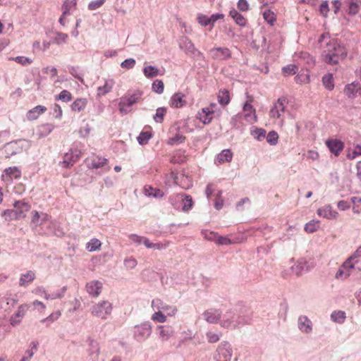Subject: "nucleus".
Listing matches in <instances>:
<instances>
[{
    "label": "nucleus",
    "mask_w": 361,
    "mask_h": 361,
    "mask_svg": "<svg viewBox=\"0 0 361 361\" xmlns=\"http://www.w3.org/2000/svg\"><path fill=\"white\" fill-rule=\"evenodd\" d=\"M323 61L330 65H336L347 56V49L339 44L329 33L322 34L318 39Z\"/></svg>",
    "instance_id": "nucleus-1"
},
{
    "label": "nucleus",
    "mask_w": 361,
    "mask_h": 361,
    "mask_svg": "<svg viewBox=\"0 0 361 361\" xmlns=\"http://www.w3.org/2000/svg\"><path fill=\"white\" fill-rule=\"evenodd\" d=\"M252 319L251 313L247 307L241 308L238 311V316H235L231 311L227 312L224 318L221 321L220 325L224 328H238L250 322Z\"/></svg>",
    "instance_id": "nucleus-2"
},
{
    "label": "nucleus",
    "mask_w": 361,
    "mask_h": 361,
    "mask_svg": "<svg viewBox=\"0 0 361 361\" xmlns=\"http://www.w3.org/2000/svg\"><path fill=\"white\" fill-rule=\"evenodd\" d=\"M254 102V97L247 94V101L243 105V111L240 114L236 115L232 118L234 126H237L235 122L238 120L243 119L247 123H254L257 121L256 111L252 103Z\"/></svg>",
    "instance_id": "nucleus-3"
},
{
    "label": "nucleus",
    "mask_w": 361,
    "mask_h": 361,
    "mask_svg": "<svg viewBox=\"0 0 361 361\" xmlns=\"http://www.w3.org/2000/svg\"><path fill=\"white\" fill-rule=\"evenodd\" d=\"M142 92L135 91L131 94H128L122 97L118 104L119 111L121 113H127L128 107H130L133 104L140 102L142 100Z\"/></svg>",
    "instance_id": "nucleus-4"
},
{
    "label": "nucleus",
    "mask_w": 361,
    "mask_h": 361,
    "mask_svg": "<svg viewBox=\"0 0 361 361\" xmlns=\"http://www.w3.org/2000/svg\"><path fill=\"white\" fill-rule=\"evenodd\" d=\"M288 101L285 97H280L269 111V116L274 119H279L280 125L283 123V114L286 109Z\"/></svg>",
    "instance_id": "nucleus-5"
},
{
    "label": "nucleus",
    "mask_w": 361,
    "mask_h": 361,
    "mask_svg": "<svg viewBox=\"0 0 361 361\" xmlns=\"http://www.w3.org/2000/svg\"><path fill=\"white\" fill-rule=\"evenodd\" d=\"M233 355V349L228 341H223L218 346L216 353L214 355L216 361H231Z\"/></svg>",
    "instance_id": "nucleus-6"
},
{
    "label": "nucleus",
    "mask_w": 361,
    "mask_h": 361,
    "mask_svg": "<svg viewBox=\"0 0 361 361\" xmlns=\"http://www.w3.org/2000/svg\"><path fill=\"white\" fill-rule=\"evenodd\" d=\"M152 334L150 322H147L134 327V338L139 342L145 341Z\"/></svg>",
    "instance_id": "nucleus-7"
},
{
    "label": "nucleus",
    "mask_w": 361,
    "mask_h": 361,
    "mask_svg": "<svg viewBox=\"0 0 361 361\" xmlns=\"http://www.w3.org/2000/svg\"><path fill=\"white\" fill-rule=\"evenodd\" d=\"M111 304L108 301H102L94 305L92 308V313L93 315L106 319V315L109 314L111 312Z\"/></svg>",
    "instance_id": "nucleus-8"
},
{
    "label": "nucleus",
    "mask_w": 361,
    "mask_h": 361,
    "mask_svg": "<svg viewBox=\"0 0 361 361\" xmlns=\"http://www.w3.org/2000/svg\"><path fill=\"white\" fill-rule=\"evenodd\" d=\"M81 152L78 149H71L63 156V161L61 162L62 167L70 168L73 166L81 157Z\"/></svg>",
    "instance_id": "nucleus-9"
},
{
    "label": "nucleus",
    "mask_w": 361,
    "mask_h": 361,
    "mask_svg": "<svg viewBox=\"0 0 361 361\" xmlns=\"http://www.w3.org/2000/svg\"><path fill=\"white\" fill-rule=\"evenodd\" d=\"M222 311L221 310L210 308L205 310L203 314V318L209 324H216L221 318Z\"/></svg>",
    "instance_id": "nucleus-10"
},
{
    "label": "nucleus",
    "mask_w": 361,
    "mask_h": 361,
    "mask_svg": "<svg viewBox=\"0 0 361 361\" xmlns=\"http://www.w3.org/2000/svg\"><path fill=\"white\" fill-rule=\"evenodd\" d=\"M17 300L9 297H4L0 300V314L6 317V314L11 312L12 309L16 306Z\"/></svg>",
    "instance_id": "nucleus-11"
},
{
    "label": "nucleus",
    "mask_w": 361,
    "mask_h": 361,
    "mask_svg": "<svg viewBox=\"0 0 361 361\" xmlns=\"http://www.w3.org/2000/svg\"><path fill=\"white\" fill-rule=\"evenodd\" d=\"M355 267V263H350V260H345L336 274L337 279L343 280L347 279Z\"/></svg>",
    "instance_id": "nucleus-12"
},
{
    "label": "nucleus",
    "mask_w": 361,
    "mask_h": 361,
    "mask_svg": "<svg viewBox=\"0 0 361 361\" xmlns=\"http://www.w3.org/2000/svg\"><path fill=\"white\" fill-rule=\"evenodd\" d=\"M325 144L329 151L336 157H338L344 148V143L338 139H328Z\"/></svg>",
    "instance_id": "nucleus-13"
},
{
    "label": "nucleus",
    "mask_w": 361,
    "mask_h": 361,
    "mask_svg": "<svg viewBox=\"0 0 361 361\" xmlns=\"http://www.w3.org/2000/svg\"><path fill=\"white\" fill-rule=\"evenodd\" d=\"M212 57L216 60H226L231 57V52L226 47L213 48L209 51Z\"/></svg>",
    "instance_id": "nucleus-14"
},
{
    "label": "nucleus",
    "mask_w": 361,
    "mask_h": 361,
    "mask_svg": "<svg viewBox=\"0 0 361 361\" xmlns=\"http://www.w3.org/2000/svg\"><path fill=\"white\" fill-rule=\"evenodd\" d=\"M87 165L90 169H99L107 164L108 160L102 157L93 155L85 160Z\"/></svg>",
    "instance_id": "nucleus-15"
},
{
    "label": "nucleus",
    "mask_w": 361,
    "mask_h": 361,
    "mask_svg": "<svg viewBox=\"0 0 361 361\" xmlns=\"http://www.w3.org/2000/svg\"><path fill=\"white\" fill-rule=\"evenodd\" d=\"M317 213L319 216L327 219H336L338 216V213L329 204L319 208Z\"/></svg>",
    "instance_id": "nucleus-16"
},
{
    "label": "nucleus",
    "mask_w": 361,
    "mask_h": 361,
    "mask_svg": "<svg viewBox=\"0 0 361 361\" xmlns=\"http://www.w3.org/2000/svg\"><path fill=\"white\" fill-rule=\"evenodd\" d=\"M152 305L154 308H157L166 312L169 316L174 315L177 312L176 307L166 305L159 299L153 300Z\"/></svg>",
    "instance_id": "nucleus-17"
},
{
    "label": "nucleus",
    "mask_w": 361,
    "mask_h": 361,
    "mask_svg": "<svg viewBox=\"0 0 361 361\" xmlns=\"http://www.w3.org/2000/svg\"><path fill=\"white\" fill-rule=\"evenodd\" d=\"M22 175L21 170L17 166H11L4 171L3 178L7 181H11L13 179L20 178Z\"/></svg>",
    "instance_id": "nucleus-18"
},
{
    "label": "nucleus",
    "mask_w": 361,
    "mask_h": 361,
    "mask_svg": "<svg viewBox=\"0 0 361 361\" xmlns=\"http://www.w3.org/2000/svg\"><path fill=\"white\" fill-rule=\"evenodd\" d=\"M298 327L302 333L310 334L312 331V323L305 315H301L298 320Z\"/></svg>",
    "instance_id": "nucleus-19"
},
{
    "label": "nucleus",
    "mask_w": 361,
    "mask_h": 361,
    "mask_svg": "<svg viewBox=\"0 0 361 361\" xmlns=\"http://www.w3.org/2000/svg\"><path fill=\"white\" fill-rule=\"evenodd\" d=\"M46 111L47 107L42 105H37L27 112L26 118L28 121H35Z\"/></svg>",
    "instance_id": "nucleus-20"
},
{
    "label": "nucleus",
    "mask_w": 361,
    "mask_h": 361,
    "mask_svg": "<svg viewBox=\"0 0 361 361\" xmlns=\"http://www.w3.org/2000/svg\"><path fill=\"white\" fill-rule=\"evenodd\" d=\"M212 111H210L208 109L205 107L201 109L198 111L196 118L202 122L204 125L209 124L212 122L213 119Z\"/></svg>",
    "instance_id": "nucleus-21"
},
{
    "label": "nucleus",
    "mask_w": 361,
    "mask_h": 361,
    "mask_svg": "<svg viewBox=\"0 0 361 361\" xmlns=\"http://www.w3.org/2000/svg\"><path fill=\"white\" fill-rule=\"evenodd\" d=\"M185 94L181 92L175 93L170 99L169 104L171 107L181 108L186 105V100L184 99Z\"/></svg>",
    "instance_id": "nucleus-22"
},
{
    "label": "nucleus",
    "mask_w": 361,
    "mask_h": 361,
    "mask_svg": "<svg viewBox=\"0 0 361 361\" xmlns=\"http://www.w3.org/2000/svg\"><path fill=\"white\" fill-rule=\"evenodd\" d=\"M89 341V355L91 357L92 360H97L100 353V348L98 342L90 338H88Z\"/></svg>",
    "instance_id": "nucleus-23"
},
{
    "label": "nucleus",
    "mask_w": 361,
    "mask_h": 361,
    "mask_svg": "<svg viewBox=\"0 0 361 361\" xmlns=\"http://www.w3.org/2000/svg\"><path fill=\"white\" fill-rule=\"evenodd\" d=\"M233 158V153L230 149H224L219 153L216 158V162L221 164L226 162H230Z\"/></svg>",
    "instance_id": "nucleus-24"
},
{
    "label": "nucleus",
    "mask_w": 361,
    "mask_h": 361,
    "mask_svg": "<svg viewBox=\"0 0 361 361\" xmlns=\"http://www.w3.org/2000/svg\"><path fill=\"white\" fill-rule=\"evenodd\" d=\"M87 104V100L85 98H77L71 105V109L74 112H80L83 111Z\"/></svg>",
    "instance_id": "nucleus-25"
},
{
    "label": "nucleus",
    "mask_w": 361,
    "mask_h": 361,
    "mask_svg": "<svg viewBox=\"0 0 361 361\" xmlns=\"http://www.w3.org/2000/svg\"><path fill=\"white\" fill-rule=\"evenodd\" d=\"M102 283L99 281H92L87 283L88 293H100L102 291Z\"/></svg>",
    "instance_id": "nucleus-26"
},
{
    "label": "nucleus",
    "mask_w": 361,
    "mask_h": 361,
    "mask_svg": "<svg viewBox=\"0 0 361 361\" xmlns=\"http://www.w3.org/2000/svg\"><path fill=\"white\" fill-rule=\"evenodd\" d=\"M115 81L113 79H108L105 80L104 85L99 86L97 88L98 95H105L110 92L114 86Z\"/></svg>",
    "instance_id": "nucleus-27"
},
{
    "label": "nucleus",
    "mask_w": 361,
    "mask_h": 361,
    "mask_svg": "<svg viewBox=\"0 0 361 361\" xmlns=\"http://www.w3.org/2000/svg\"><path fill=\"white\" fill-rule=\"evenodd\" d=\"M35 279V274L32 271H27L25 274H22L19 281L20 286H27Z\"/></svg>",
    "instance_id": "nucleus-28"
},
{
    "label": "nucleus",
    "mask_w": 361,
    "mask_h": 361,
    "mask_svg": "<svg viewBox=\"0 0 361 361\" xmlns=\"http://www.w3.org/2000/svg\"><path fill=\"white\" fill-rule=\"evenodd\" d=\"M257 231L266 239H270L273 236L274 229L273 226L263 225L257 229Z\"/></svg>",
    "instance_id": "nucleus-29"
},
{
    "label": "nucleus",
    "mask_w": 361,
    "mask_h": 361,
    "mask_svg": "<svg viewBox=\"0 0 361 361\" xmlns=\"http://www.w3.org/2000/svg\"><path fill=\"white\" fill-rule=\"evenodd\" d=\"M229 16L235 21L240 26H245L247 23L246 18L240 14L236 10L233 9L230 11Z\"/></svg>",
    "instance_id": "nucleus-30"
},
{
    "label": "nucleus",
    "mask_w": 361,
    "mask_h": 361,
    "mask_svg": "<svg viewBox=\"0 0 361 361\" xmlns=\"http://www.w3.org/2000/svg\"><path fill=\"white\" fill-rule=\"evenodd\" d=\"M160 332L159 335L164 340H168L171 336H172L174 334V330L172 326L166 325V326H160Z\"/></svg>",
    "instance_id": "nucleus-31"
},
{
    "label": "nucleus",
    "mask_w": 361,
    "mask_h": 361,
    "mask_svg": "<svg viewBox=\"0 0 361 361\" xmlns=\"http://www.w3.org/2000/svg\"><path fill=\"white\" fill-rule=\"evenodd\" d=\"M217 98L219 103L224 106L228 104L231 100L229 92L226 89L219 90Z\"/></svg>",
    "instance_id": "nucleus-32"
},
{
    "label": "nucleus",
    "mask_w": 361,
    "mask_h": 361,
    "mask_svg": "<svg viewBox=\"0 0 361 361\" xmlns=\"http://www.w3.org/2000/svg\"><path fill=\"white\" fill-rule=\"evenodd\" d=\"M262 16L264 20L271 25H274L276 21V15L270 9H266Z\"/></svg>",
    "instance_id": "nucleus-33"
},
{
    "label": "nucleus",
    "mask_w": 361,
    "mask_h": 361,
    "mask_svg": "<svg viewBox=\"0 0 361 361\" xmlns=\"http://www.w3.org/2000/svg\"><path fill=\"white\" fill-rule=\"evenodd\" d=\"M324 86L328 90H332L334 88V77L332 73H327L322 78Z\"/></svg>",
    "instance_id": "nucleus-34"
},
{
    "label": "nucleus",
    "mask_w": 361,
    "mask_h": 361,
    "mask_svg": "<svg viewBox=\"0 0 361 361\" xmlns=\"http://www.w3.org/2000/svg\"><path fill=\"white\" fill-rule=\"evenodd\" d=\"M13 206L16 209V211L18 212V215H20L24 212H27L30 208V204L24 201L15 202Z\"/></svg>",
    "instance_id": "nucleus-35"
},
{
    "label": "nucleus",
    "mask_w": 361,
    "mask_h": 361,
    "mask_svg": "<svg viewBox=\"0 0 361 361\" xmlns=\"http://www.w3.org/2000/svg\"><path fill=\"white\" fill-rule=\"evenodd\" d=\"M145 193L147 196H152L154 197H161L164 195V192L158 188H154L151 186L145 187Z\"/></svg>",
    "instance_id": "nucleus-36"
},
{
    "label": "nucleus",
    "mask_w": 361,
    "mask_h": 361,
    "mask_svg": "<svg viewBox=\"0 0 361 361\" xmlns=\"http://www.w3.org/2000/svg\"><path fill=\"white\" fill-rule=\"evenodd\" d=\"M102 246V243L97 238H92L91 239L87 244H86V249L89 252H94L97 250H99Z\"/></svg>",
    "instance_id": "nucleus-37"
},
{
    "label": "nucleus",
    "mask_w": 361,
    "mask_h": 361,
    "mask_svg": "<svg viewBox=\"0 0 361 361\" xmlns=\"http://www.w3.org/2000/svg\"><path fill=\"white\" fill-rule=\"evenodd\" d=\"M345 317V312L341 310L334 311L331 314V320L338 324H343Z\"/></svg>",
    "instance_id": "nucleus-38"
},
{
    "label": "nucleus",
    "mask_w": 361,
    "mask_h": 361,
    "mask_svg": "<svg viewBox=\"0 0 361 361\" xmlns=\"http://www.w3.org/2000/svg\"><path fill=\"white\" fill-rule=\"evenodd\" d=\"M147 248H154L157 250H161L166 247L169 245V243L163 244V243H151L147 238L144 237L142 241Z\"/></svg>",
    "instance_id": "nucleus-39"
},
{
    "label": "nucleus",
    "mask_w": 361,
    "mask_h": 361,
    "mask_svg": "<svg viewBox=\"0 0 361 361\" xmlns=\"http://www.w3.org/2000/svg\"><path fill=\"white\" fill-rule=\"evenodd\" d=\"M358 90V84L352 82L350 84H348L344 88V93L348 97H353L357 92Z\"/></svg>",
    "instance_id": "nucleus-40"
},
{
    "label": "nucleus",
    "mask_w": 361,
    "mask_h": 361,
    "mask_svg": "<svg viewBox=\"0 0 361 361\" xmlns=\"http://www.w3.org/2000/svg\"><path fill=\"white\" fill-rule=\"evenodd\" d=\"M319 226V221L312 220L305 224L304 229L307 233H312L317 231Z\"/></svg>",
    "instance_id": "nucleus-41"
},
{
    "label": "nucleus",
    "mask_w": 361,
    "mask_h": 361,
    "mask_svg": "<svg viewBox=\"0 0 361 361\" xmlns=\"http://www.w3.org/2000/svg\"><path fill=\"white\" fill-rule=\"evenodd\" d=\"M143 73L148 78H152L159 74L158 68L152 66H145L143 68Z\"/></svg>",
    "instance_id": "nucleus-42"
},
{
    "label": "nucleus",
    "mask_w": 361,
    "mask_h": 361,
    "mask_svg": "<svg viewBox=\"0 0 361 361\" xmlns=\"http://www.w3.org/2000/svg\"><path fill=\"white\" fill-rule=\"evenodd\" d=\"M295 82L300 85L308 84L310 82V75L307 73H298L295 77Z\"/></svg>",
    "instance_id": "nucleus-43"
},
{
    "label": "nucleus",
    "mask_w": 361,
    "mask_h": 361,
    "mask_svg": "<svg viewBox=\"0 0 361 361\" xmlns=\"http://www.w3.org/2000/svg\"><path fill=\"white\" fill-rule=\"evenodd\" d=\"M185 137L180 133H176L174 136L168 140V144L171 145H178L185 141Z\"/></svg>",
    "instance_id": "nucleus-44"
},
{
    "label": "nucleus",
    "mask_w": 361,
    "mask_h": 361,
    "mask_svg": "<svg viewBox=\"0 0 361 361\" xmlns=\"http://www.w3.org/2000/svg\"><path fill=\"white\" fill-rule=\"evenodd\" d=\"M166 114V109L164 107H159L157 109L156 114L154 116V120L157 123H162L164 116Z\"/></svg>",
    "instance_id": "nucleus-45"
},
{
    "label": "nucleus",
    "mask_w": 361,
    "mask_h": 361,
    "mask_svg": "<svg viewBox=\"0 0 361 361\" xmlns=\"http://www.w3.org/2000/svg\"><path fill=\"white\" fill-rule=\"evenodd\" d=\"M351 202L353 204V211L355 214L361 212V197H353L351 198Z\"/></svg>",
    "instance_id": "nucleus-46"
},
{
    "label": "nucleus",
    "mask_w": 361,
    "mask_h": 361,
    "mask_svg": "<svg viewBox=\"0 0 361 361\" xmlns=\"http://www.w3.org/2000/svg\"><path fill=\"white\" fill-rule=\"evenodd\" d=\"M152 137V133L150 131H143L141 132L139 136L137 137V140L140 144L145 145L148 142L149 140Z\"/></svg>",
    "instance_id": "nucleus-47"
},
{
    "label": "nucleus",
    "mask_w": 361,
    "mask_h": 361,
    "mask_svg": "<svg viewBox=\"0 0 361 361\" xmlns=\"http://www.w3.org/2000/svg\"><path fill=\"white\" fill-rule=\"evenodd\" d=\"M9 60L14 61L23 66H26L32 63V60L31 59L23 56L11 57L9 59Z\"/></svg>",
    "instance_id": "nucleus-48"
},
{
    "label": "nucleus",
    "mask_w": 361,
    "mask_h": 361,
    "mask_svg": "<svg viewBox=\"0 0 361 361\" xmlns=\"http://www.w3.org/2000/svg\"><path fill=\"white\" fill-rule=\"evenodd\" d=\"M72 94L68 90H63L60 92V94L56 97V99H59L63 102H68L72 100Z\"/></svg>",
    "instance_id": "nucleus-49"
},
{
    "label": "nucleus",
    "mask_w": 361,
    "mask_h": 361,
    "mask_svg": "<svg viewBox=\"0 0 361 361\" xmlns=\"http://www.w3.org/2000/svg\"><path fill=\"white\" fill-rule=\"evenodd\" d=\"M164 82L161 80H156L152 83L153 91L158 94H161L164 92Z\"/></svg>",
    "instance_id": "nucleus-50"
},
{
    "label": "nucleus",
    "mask_w": 361,
    "mask_h": 361,
    "mask_svg": "<svg viewBox=\"0 0 361 361\" xmlns=\"http://www.w3.org/2000/svg\"><path fill=\"white\" fill-rule=\"evenodd\" d=\"M361 257V245L347 259L350 263L357 264Z\"/></svg>",
    "instance_id": "nucleus-51"
},
{
    "label": "nucleus",
    "mask_w": 361,
    "mask_h": 361,
    "mask_svg": "<svg viewBox=\"0 0 361 361\" xmlns=\"http://www.w3.org/2000/svg\"><path fill=\"white\" fill-rule=\"evenodd\" d=\"M298 71V67L294 64L288 65L286 67H283L282 71L286 75H292L296 73Z\"/></svg>",
    "instance_id": "nucleus-52"
},
{
    "label": "nucleus",
    "mask_w": 361,
    "mask_h": 361,
    "mask_svg": "<svg viewBox=\"0 0 361 361\" xmlns=\"http://www.w3.org/2000/svg\"><path fill=\"white\" fill-rule=\"evenodd\" d=\"M106 0H94L89 3L87 8L90 11H94L99 8H100L104 3Z\"/></svg>",
    "instance_id": "nucleus-53"
},
{
    "label": "nucleus",
    "mask_w": 361,
    "mask_h": 361,
    "mask_svg": "<svg viewBox=\"0 0 361 361\" xmlns=\"http://www.w3.org/2000/svg\"><path fill=\"white\" fill-rule=\"evenodd\" d=\"M60 315H61V312L59 311H57L56 312L51 313L49 317L42 319L41 322L47 323V325H48L49 323H51L54 321L59 319Z\"/></svg>",
    "instance_id": "nucleus-54"
},
{
    "label": "nucleus",
    "mask_w": 361,
    "mask_h": 361,
    "mask_svg": "<svg viewBox=\"0 0 361 361\" xmlns=\"http://www.w3.org/2000/svg\"><path fill=\"white\" fill-rule=\"evenodd\" d=\"M204 237L208 240L216 242L219 234L214 231H204L202 232Z\"/></svg>",
    "instance_id": "nucleus-55"
},
{
    "label": "nucleus",
    "mask_w": 361,
    "mask_h": 361,
    "mask_svg": "<svg viewBox=\"0 0 361 361\" xmlns=\"http://www.w3.org/2000/svg\"><path fill=\"white\" fill-rule=\"evenodd\" d=\"M279 138V135L276 132L271 131L268 133L267 136V142L271 145H276L277 143V140Z\"/></svg>",
    "instance_id": "nucleus-56"
},
{
    "label": "nucleus",
    "mask_w": 361,
    "mask_h": 361,
    "mask_svg": "<svg viewBox=\"0 0 361 361\" xmlns=\"http://www.w3.org/2000/svg\"><path fill=\"white\" fill-rule=\"evenodd\" d=\"M183 202V210L188 211L191 209L192 206V200L190 196H186L184 199L182 200Z\"/></svg>",
    "instance_id": "nucleus-57"
},
{
    "label": "nucleus",
    "mask_w": 361,
    "mask_h": 361,
    "mask_svg": "<svg viewBox=\"0 0 361 361\" xmlns=\"http://www.w3.org/2000/svg\"><path fill=\"white\" fill-rule=\"evenodd\" d=\"M221 191H218L216 194H215L214 207L218 210L221 209L224 205V200L221 197Z\"/></svg>",
    "instance_id": "nucleus-58"
},
{
    "label": "nucleus",
    "mask_w": 361,
    "mask_h": 361,
    "mask_svg": "<svg viewBox=\"0 0 361 361\" xmlns=\"http://www.w3.org/2000/svg\"><path fill=\"white\" fill-rule=\"evenodd\" d=\"M135 59H126L125 61H123L121 63V66L123 68L129 70V69L133 68L135 66Z\"/></svg>",
    "instance_id": "nucleus-59"
},
{
    "label": "nucleus",
    "mask_w": 361,
    "mask_h": 361,
    "mask_svg": "<svg viewBox=\"0 0 361 361\" xmlns=\"http://www.w3.org/2000/svg\"><path fill=\"white\" fill-rule=\"evenodd\" d=\"M216 243L219 245H228L232 244L233 242L228 237L219 235Z\"/></svg>",
    "instance_id": "nucleus-60"
},
{
    "label": "nucleus",
    "mask_w": 361,
    "mask_h": 361,
    "mask_svg": "<svg viewBox=\"0 0 361 361\" xmlns=\"http://www.w3.org/2000/svg\"><path fill=\"white\" fill-rule=\"evenodd\" d=\"M206 336L209 343H214L219 341L221 335L213 333L212 331H208Z\"/></svg>",
    "instance_id": "nucleus-61"
},
{
    "label": "nucleus",
    "mask_w": 361,
    "mask_h": 361,
    "mask_svg": "<svg viewBox=\"0 0 361 361\" xmlns=\"http://www.w3.org/2000/svg\"><path fill=\"white\" fill-rule=\"evenodd\" d=\"M152 319L158 322H164L166 321V316L161 312V310L154 313L152 316Z\"/></svg>",
    "instance_id": "nucleus-62"
},
{
    "label": "nucleus",
    "mask_w": 361,
    "mask_h": 361,
    "mask_svg": "<svg viewBox=\"0 0 361 361\" xmlns=\"http://www.w3.org/2000/svg\"><path fill=\"white\" fill-rule=\"evenodd\" d=\"M3 215L6 217V219H16L18 217V212L13 209H7L4 212Z\"/></svg>",
    "instance_id": "nucleus-63"
},
{
    "label": "nucleus",
    "mask_w": 361,
    "mask_h": 361,
    "mask_svg": "<svg viewBox=\"0 0 361 361\" xmlns=\"http://www.w3.org/2000/svg\"><path fill=\"white\" fill-rule=\"evenodd\" d=\"M302 270H303V267L302 266V264L300 263H298V262L295 263L291 267L292 274H295L296 276L300 275L302 272Z\"/></svg>",
    "instance_id": "nucleus-64"
}]
</instances>
